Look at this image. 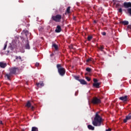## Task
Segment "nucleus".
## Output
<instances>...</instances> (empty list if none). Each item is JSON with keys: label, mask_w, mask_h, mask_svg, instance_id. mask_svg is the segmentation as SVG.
Returning <instances> with one entry per match:
<instances>
[{"label": "nucleus", "mask_w": 131, "mask_h": 131, "mask_svg": "<svg viewBox=\"0 0 131 131\" xmlns=\"http://www.w3.org/2000/svg\"><path fill=\"white\" fill-rule=\"evenodd\" d=\"M102 122H103V118L100 115V112H97L95 114L92 124L94 126H101L102 125Z\"/></svg>", "instance_id": "1"}, {"label": "nucleus", "mask_w": 131, "mask_h": 131, "mask_svg": "<svg viewBox=\"0 0 131 131\" xmlns=\"http://www.w3.org/2000/svg\"><path fill=\"white\" fill-rule=\"evenodd\" d=\"M106 131H111V128H109L108 129H106Z\"/></svg>", "instance_id": "37"}, {"label": "nucleus", "mask_w": 131, "mask_h": 131, "mask_svg": "<svg viewBox=\"0 0 131 131\" xmlns=\"http://www.w3.org/2000/svg\"><path fill=\"white\" fill-rule=\"evenodd\" d=\"M18 70H19V69H18V68H16V67L12 68L10 70V73H7L5 74V77H7V79H8V80H10V77L12 76V74H16V73Z\"/></svg>", "instance_id": "3"}, {"label": "nucleus", "mask_w": 131, "mask_h": 131, "mask_svg": "<svg viewBox=\"0 0 131 131\" xmlns=\"http://www.w3.org/2000/svg\"><path fill=\"white\" fill-rule=\"evenodd\" d=\"M93 86L96 88L97 89H99V88H100V83H93Z\"/></svg>", "instance_id": "13"}, {"label": "nucleus", "mask_w": 131, "mask_h": 131, "mask_svg": "<svg viewBox=\"0 0 131 131\" xmlns=\"http://www.w3.org/2000/svg\"><path fill=\"white\" fill-rule=\"evenodd\" d=\"M92 103L94 105H98V104H100V103H101V100L97 97H94L92 100Z\"/></svg>", "instance_id": "5"}, {"label": "nucleus", "mask_w": 131, "mask_h": 131, "mask_svg": "<svg viewBox=\"0 0 131 131\" xmlns=\"http://www.w3.org/2000/svg\"><path fill=\"white\" fill-rule=\"evenodd\" d=\"M92 58H89L88 59H86V62L87 63H90V62H92Z\"/></svg>", "instance_id": "23"}, {"label": "nucleus", "mask_w": 131, "mask_h": 131, "mask_svg": "<svg viewBox=\"0 0 131 131\" xmlns=\"http://www.w3.org/2000/svg\"><path fill=\"white\" fill-rule=\"evenodd\" d=\"M121 24H123V25H128V21L127 20H124L120 22Z\"/></svg>", "instance_id": "15"}, {"label": "nucleus", "mask_w": 131, "mask_h": 131, "mask_svg": "<svg viewBox=\"0 0 131 131\" xmlns=\"http://www.w3.org/2000/svg\"><path fill=\"white\" fill-rule=\"evenodd\" d=\"M32 131H38V128H37L36 127H32Z\"/></svg>", "instance_id": "19"}, {"label": "nucleus", "mask_w": 131, "mask_h": 131, "mask_svg": "<svg viewBox=\"0 0 131 131\" xmlns=\"http://www.w3.org/2000/svg\"><path fill=\"white\" fill-rule=\"evenodd\" d=\"M36 85L37 88H42V86L45 85V84L43 81H40L39 83H36Z\"/></svg>", "instance_id": "10"}, {"label": "nucleus", "mask_w": 131, "mask_h": 131, "mask_svg": "<svg viewBox=\"0 0 131 131\" xmlns=\"http://www.w3.org/2000/svg\"><path fill=\"white\" fill-rule=\"evenodd\" d=\"M86 74H87L86 73V74H85V75H86Z\"/></svg>", "instance_id": "41"}, {"label": "nucleus", "mask_w": 131, "mask_h": 131, "mask_svg": "<svg viewBox=\"0 0 131 131\" xmlns=\"http://www.w3.org/2000/svg\"><path fill=\"white\" fill-rule=\"evenodd\" d=\"M85 79H86V80H88V81H91V78L88 76L85 77Z\"/></svg>", "instance_id": "26"}, {"label": "nucleus", "mask_w": 131, "mask_h": 131, "mask_svg": "<svg viewBox=\"0 0 131 131\" xmlns=\"http://www.w3.org/2000/svg\"><path fill=\"white\" fill-rule=\"evenodd\" d=\"M128 29H131V25H128L127 26Z\"/></svg>", "instance_id": "32"}, {"label": "nucleus", "mask_w": 131, "mask_h": 131, "mask_svg": "<svg viewBox=\"0 0 131 131\" xmlns=\"http://www.w3.org/2000/svg\"><path fill=\"white\" fill-rule=\"evenodd\" d=\"M26 107H27L28 108H30V107H31V103H30V101L27 102V104H26Z\"/></svg>", "instance_id": "17"}, {"label": "nucleus", "mask_w": 131, "mask_h": 131, "mask_svg": "<svg viewBox=\"0 0 131 131\" xmlns=\"http://www.w3.org/2000/svg\"><path fill=\"white\" fill-rule=\"evenodd\" d=\"M94 23H97V21H96V20L94 21Z\"/></svg>", "instance_id": "40"}, {"label": "nucleus", "mask_w": 131, "mask_h": 131, "mask_svg": "<svg viewBox=\"0 0 131 131\" xmlns=\"http://www.w3.org/2000/svg\"><path fill=\"white\" fill-rule=\"evenodd\" d=\"M86 71H87V72H92V69H91L90 68H86Z\"/></svg>", "instance_id": "22"}, {"label": "nucleus", "mask_w": 131, "mask_h": 131, "mask_svg": "<svg viewBox=\"0 0 131 131\" xmlns=\"http://www.w3.org/2000/svg\"><path fill=\"white\" fill-rule=\"evenodd\" d=\"M61 31H62V28H61V26L58 25L55 29V32H56V33H59Z\"/></svg>", "instance_id": "8"}, {"label": "nucleus", "mask_w": 131, "mask_h": 131, "mask_svg": "<svg viewBox=\"0 0 131 131\" xmlns=\"http://www.w3.org/2000/svg\"><path fill=\"white\" fill-rule=\"evenodd\" d=\"M98 49L99 50H100V51H103V50H104V47L103 46H100L99 48H98Z\"/></svg>", "instance_id": "25"}, {"label": "nucleus", "mask_w": 131, "mask_h": 131, "mask_svg": "<svg viewBox=\"0 0 131 131\" xmlns=\"http://www.w3.org/2000/svg\"><path fill=\"white\" fill-rule=\"evenodd\" d=\"M7 43H5L3 50H6V49H7Z\"/></svg>", "instance_id": "28"}, {"label": "nucleus", "mask_w": 131, "mask_h": 131, "mask_svg": "<svg viewBox=\"0 0 131 131\" xmlns=\"http://www.w3.org/2000/svg\"><path fill=\"white\" fill-rule=\"evenodd\" d=\"M52 48H54L55 51H58V45H57V44H56V43L53 44Z\"/></svg>", "instance_id": "16"}, {"label": "nucleus", "mask_w": 131, "mask_h": 131, "mask_svg": "<svg viewBox=\"0 0 131 131\" xmlns=\"http://www.w3.org/2000/svg\"><path fill=\"white\" fill-rule=\"evenodd\" d=\"M71 8V7H68V8L67 9V13H68V14L70 13V9Z\"/></svg>", "instance_id": "21"}, {"label": "nucleus", "mask_w": 131, "mask_h": 131, "mask_svg": "<svg viewBox=\"0 0 131 131\" xmlns=\"http://www.w3.org/2000/svg\"><path fill=\"white\" fill-rule=\"evenodd\" d=\"M26 49L29 50L30 49V46H29V43L28 42L25 46Z\"/></svg>", "instance_id": "18"}, {"label": "nucleus", "mask_w": 131, "mask_h": 131, "mask_svg": "<svg viewBox=\"0 0 131 131\" xmlns=\"http://www.w3.org/2000/svg\"><path fill=\"white\" fill-rule=\"evenodd\" d=\"M113 2L115 4V3H118V1L117 0H113Z\"/></svg>", "instance_id": "34"}, {"label": "nucleus", "mask_w": 131, "mask_h": 131, "mask_svg": "<svg viewBox=\"0 0 131 131\" xmlns=\"http://www.w3.org/2000/svg\"><path fill=\"white\" fill-rule=\"evenodd\" d=\"M87 39L89 41H91L93 39V36H88Z\"/></svg>", "instance_id": "20"}, {"label": "nucleus", "mask_w": 131, "mask_h": 131, "mask_svg": "<svg viewBox=\"0 0 131 131\" xmlns=\"http://www.w3.org/2000/svg\"><path fill=\"white\" fill-rule=\"evenodd\" d=\"M32 111H33V110H34V107L33 106H31V108Z\"/></svg>", "instance_id": "36"}, {"label": "nucleus", "mask_w": 131, "mask_h": 131, "mask_svg": "<svg viewBox=\"0 0 131 131\" xmlns=\"http://www.w3.org/2000/svg\"><path fill=\"white\" fill-rule=\"evenodd\" d=\"M88 127L89 129L91 130H95V127L93 126L92 125H88Z\"/></svg>", "instance_id": "14"}, {"label": "nucleus", "mask_w": 131, "mask_h": 131, "mask_svg": "<svg viewBox=\"0 0 131 131\" xmlns=\"http://www.w3.org/2000/svg\"><path fill=\"white\" fill-rule=\"evenodd\" d=\"M52 19L55 22H61V19H62V15L57 14L55 16H52Z\"/></svg>", "instance_id": "4"}, {"label": "nucleus", "mask_w": 131, "mask_h": 131, "mask_svg": "<svg viewBox=\"0 0 131 131\" xmlns=\"http://www.w3.org/2000/svg\"><path fill=\"white\" fill-rule=\"evenodd\" d=\"M75 79H76V80H78V81H79V80H80V79H79V77H78V76H75Z\"/></svg>", "instance_id": "27"}, {"label": "nucleus", "mask_w": 131, "mask_h": 131, "mask_svg": "<svg viewBox=\"0 0 131 131\" xmlns=\"http://www.w3.org/2000/svg\"><path fill=\"white\" fill-rule=\"evenodd\" d=\"M56 68L59 75L60 76H64L65 73H66V70L65 68H63L61 64H57L56 65Z\"/></svg>", "instance_id": "2"}, {"label": "nucleus", "mask_w": 131, "mask_h": 131, "mask_svg": "<svg viewBox=\"0 0 131 131\" xmlns=\"http://www.w3.org/2000/svg\"><path fill=\"white\" fill-rule=\"evenodd\" d=\"M119 13H122V8H119Z\"/></svg>", "instance_id": "31"}, {"label": "nucleus", "mask_w": 131, "mask_h": 131, "mask_svg": "<svg viewBox=\"0 0 131 131\" xmlns=\"http://www.w3.org/2000/svg\"><path fill=\"white\" fill-rule=\"evenodd\" d=\"M15 59L16 60H18V59H19V60H21L22 58H21V56H15Z\"/></svg>", "instance_id": "24"}, {"label": "nucleus", "mask_w": 131, "mask_h": 131, "mask_svg": "<svg viewBox=\"0 0 131 131\" xmlns=\"http://www.w3.org/2000/svg\"><path fill=\"white\" fill-rule=\"evenodd\" d=\"M124 8L125 9H128V8H131V3L130 2H124L123 4Z\"/></svg>", "instance_id": "7"}, {"label": "nucleus", "mask_w": 131, "mask_h": 131, "mask_svg": "<svg viewBox=\"0 0 131 131\" xmlns=\"http://www.w3.org/2000/svg\"><path fill=\"white\" fill-rule=\"evenodd\" d=\"M131 119V113H129L125 117V119L123 120L124 123H126L128 120H130Z\"/></svg>", "instance_id": "6"}, {"label": "nucleus", "mask_w": 131, "mask_h": 131, "mask_svg": "<svg viewBox=\"0 0 131 131\" xmlns=\"http://www.w3.org/2000/svg\"><path fill=\"white\" fill-rule=\"evenodd\" d=\"M1 68H6L7 67V63L4 62H0Z\"/></svg>", "instance_id": "11"}, {"label": "nucleus", "mask_w": 131, "mask_h": 131, "mask_svg": "<svg viewBox=\"0 0 131 131\" xmlns=\"http://www.w3.org/2000/svg\"><path fill=\"white\" fill-rule=\"evenodd\" d=\"M35 66L36 67H38V66H39V63L38 62L36 63V64H35Z\"/></svg>", "instance_id": "29"}, {"label": "nucleus", "mask_w": 131, "mask_h": 131, "mask_svg": "<svg viewBox=\"0 0 131 131\" xmlns=\"http://www.w3.org/2000/svg\"><path fill=\"white\" fill-rule=\"evenodd\" d=\"M101 34H102V35H103V36H105V35H106V33H105V32H102V33H101Z\"/></svg>", "instance_id": "35"}, {"label": "nucleus", "mask_w": 131, "mask_h": 131, "mask_svg": "<svg viewBox=\"0 0 131 131\" xmlns=\"http://www.w3.org/2000/svg\"><path fill=\"white\" fill-rule=\"evenodd\" d=\"M119 100H121V101H123V102H126L127 101V96H125L123 97H121L119 98Z\"/></svg>", "instance_id": "9"}, {"label": "nucleus", "mask_w": 131, "mask_h": 131, "mask_svg": "<svg viewBox=\"0 0 131 131\" xmlns=\"http://www.w3.org/2000/svg\"><path fill=\"white\" fill-rule=\"evenodd\" d=\"M93 81H94V82H95V83H96V82H98V79L94 78L93 79Z\"/></svg>", "instance_id": "30"}, {"label": "nucleus", "mask_w": 131, "mask_h": 131, "mask_svg": "<svg viewBox=\"0 0 131 131\" xmlns=\"http://www.w3.org/2000/svg\"><path fill=\"white\" fill-rule=\"evenodd\" d=\"M50 57H54V53L50 54Z\"/></svg>", "instance_id": "38"}, {"label": "nucleus", "mask_w": 131, "mask_h": 131, "mask_svg": "<svg viewBox=\"0 0 131 131\" xmlns=\"http://www.w3.org/2000/svg\"><path fill=\"white\" fill-rule=\"evenodd\" d=\"M0 124H3V121H0Z\"/></svg>", "instance_id": "39"}, {"label": "nucleus", "mask_w": 131, "mask_h": 131, "mask_svg": "<svg viewBox=\"0 0 131 131\" xmlns=\"http://www.w3.org/2000/svg\"><path fill=\"white\" fill-rule=\"evenodd\" d=\"M69 48L71 50L72 49H73V46L72 45H70V46H69Z\"/></svg>", "instance_id": "33"}, {"label": "nucleus", "mask_w": 131, "mask_h": 131, "mask_svg": "<svg viewBox=\"0 0 131 131\" xmlns=\"http://www.w3.org/2000/svg\"><path fill=\"white\" fill-rule=\"evenodd\" d=\"M79 81L80 82L81 84H87L86 81L83 79H80L79 80Z\"/></svg>", "instance_id": "12"}]
</instances>
